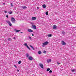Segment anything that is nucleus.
<instances>
[{
	"mask_svg": "<svg viewBox=\"0 0 76 76\" xmlns=\"http://www.w3.org/2000/svg\"><path fill=\"white\" fill-rule=\"evenodd\" d=\"M11 20L12 23H15V19L13 17L12 18Z\"/></svg>",
	"mask_w": 76,
	"mask_h": 76,
	"instance_id": "obj_1",
	"label": "nucleus"
},
{
	"mask_svg": "<svg viewBox=\"0 0 76 76\" xmlns=\"http://www.w3.org/2000/svg\"><path fill=\"white\" fill-rule=\"evenodd\" d=\"M24 45L25 46H26V47H27V48L28 49V50H31V49L29 47V46H28V45H27V43H25L24 44Z\"/></svg>",
	"mask_w": 76,
	"mask_h": 76,
	"instance_id": "obj_2",
	"label": "nucleus"
},
{
	"mask_svg": "<svg viewBox=\"0 0 76 76\" xmlns=\"http://www.w3.org/2000/svg\"><path fill=\"white\" fill-rule=\"evenodd\" d=\"M62 45H66V43L64 41H62Z\"/></svg>",
	"mask_w": 76,
	"mask_h": 76,
	"instance_id": "obj_3",
	"label": "nucleus"
},
{
	"mask_svg": "<svg viewBox=\"0 0 76 76\" xmlns=\"http://www.w3.org/2000/svg\"><path fill=\"white\" fill-rule=\"evenodd\" d=\"M20 7L22 8L23 9H27V7L26 6H21Z\"/></svg>",
	"mask_w": 76,
	"mask_h": 76,
	"instance_id": "obj_4",
	"label": "nucleus"
},
{
	"mask_svg": "<svg viewBox=\"0 0 76 76\" xmlns=\"http://www.w3.org/2000/svg\"><path fill=\"white\" fill-rule=\"evenodd\" d=\"M7 22L9 25L10 26H12V23H11L9 21H7Z\"/></svg>",
	"mask_w": 76,
	"mask_h": 76,
	"instance_id": "obj_5",
	"label": "nucleus"
},
{
	"mask_svg": "<svg viewBox=\"0 0 76 76\" xmlns=\"http://www.w3.org/2000/svg\"><path fill=\"white\" fill-rule=\"evenodd\" d=\"M39 66L41 67V68L42 69L44 68V66H43V64H39Z\"/></svg>",
	"mask_w": 76,
	"mask_h": 76,
	"instance_id": "obj_6",
	"label": "nucleus"
},
{
	"mask_svg": "<svg viewBox=\"0 0 76 76\" xmlns=\"http://www.w3.org/2000/svg\"><path fill=\"white\" fill-rule=\"evenodd\" d=\"M43 45H46L47 44H48V42H46L44 43H43Z\"/></svg>",
	"mask_w": 76,
	"mask_h": 76,
	"instance_id": "obj_7",
	"label": "nucleus"
},
{
	"mask_svg": "<svg viewBox=\"0 0 76 76\" xmlns=\"http://www.w3.org/2000/svg\"><path fill=\"white\" fill-rule=\"evenodd\" d=\"M28 60L30 61L32 60H33V58H32L31 56H30L28 58Z\"/></svg>",
	"mask_w": 76,
	"mask_h": 76,
	"instance_id": "obj_8",
	"label": "nucleus"
},
{
	"mask_svg": "<svg viewBox=\"0 0 76 76\" xmlns=\"http://www.w3.org/2000/svg\"><path fill=\"white\" fill-rule=\"evenodd\" d=\"M28 31L29 32H33V30L31 29H28Z\"/></svg>",
	"mask_w": 76,
	"mask_h": 76,
	"instance_id": "obj_9",
	"label": "nucleus"
},
{
	"mask_svg": "<svg viewBox=\"0 0 76 76\" xmlns=\"http://www.w3.org/2000/svg\"><path fill=\"white\" fill-rule=\"evenodd\" d=\"M32 26L33 27V29H37V27H36V26H35V25H32Z\"/></svg>",
	"mask_w": 76,
	"mask_h": 76,
	"instance_id": "obj_10",
	"label": "nucleus"
},
{
	"mask_svg": "<svg viewBox=\"0 0 76 76\" xmlns=\"http://www.w3.org/2000/svg\"><path fill=\"white\" fill-rule=\"evenodd\" d=\"M36 19H37V18L34 17H32L31 18V19L32 20H36Z\"/></svg>",
	"mask_w": 76,
	"mask_h": 76,
	"instance_id": "obj_11",
	"label": "nucleus"
},
{
	"mask_svg": "<svg viewBox=\"0 0 76 76\" xmlns=\"http://www.w3.org/2000/svg\"><path fill=\"white\" fill-rule=\"evenodd\" d=\"M47 63H49V62H51V59H48L47 60Z\"/></svg>",
	"mask_w": 76,
	"mask_h": 76,
	"instance_id": "obj_12",
	"label": "nucleus"
},
{
	"mask_svg": "<svg viewBox=\"0 0 76 76\" xmlns=\"http://www.w3.org/2000/svg\"><path fill=\"white\" fill-rule=\"evenodd\" d=\"M53 28V29H57V26L56 25H54Z\"/></svg>",
	"mask_w": 76,
	"mask_h": 76,
	"instance_id": "obj_13",
	"label": "nucleus"
},
{
	"mask_svg": "<svg viewBox=\"0 0 76 76\" xmlns=\"http://www.w3.org/2000/svg\"><path fill=\"white\" fill-rule=\"evenodd\" d=\"M30 46L31 48H32V50H35V48H34V47H33V46H32L31 45H30Z\"/></svg>",
	"mask_w": 76,
	"mask_h": 76,
	"instance_id": "obj_14",
	"label": "nucleus"
},
{
	"mask_svg": "<svg viewBox=\"0 0 76 76\" xmlns=\"http://www.w3.org/2000/svg\"><path fill=\"white\" fill-rule=\"evenodd\" d=\"M42 6L43 8H45L46 7V5L45 4H43Z\"/></svg>",
	"mask_w": 76,
	"mask_h": 76,
	"instance_id": "obj_15",
	"label": "nucleus"
},
{
	"mask_svg": "<svg viewBox=\"0 0 76 76\" xmlns=\"http://www.w3.org/2000/svg\"><path fill=\"white\" fill-rule=\"evenodd\" d=\"M15 31L16 32H19L20 31V30H15Z\"/></svg>",
	"mask_w": 76,
	"mask_h": 76,
	"instance_id": "obj_16",
	"label": "nucleus"
},
{
	"mask_svg": "<svg viewBox=\"0 0 76 76\" xmlns=\"http://www.w3.org/2000/svg\"><path fill=\"white\" fill-rule=\"evenodd\" d=\"M52 36V34H48V37H51Z\"/></svg>",
	"mask_w": 76,
	"mask_h": 76,
	"instance_id": "obj_17",
	"label": "nucleus"
},
{
	"mask_svg": "<svg viewBox=\"0 0 76 76\" xmlns=\"http://www.w3.org/2000/svg\"><path fill=\"white\" fill-rule=\"evenodd\" d=\"M38 54H41V51H39L38 52Z\"/></svg>",
	"mask_w": 76,
	"mask_h": 76,
	"instance_id": "obj_18",
	"label": "nucleus"
},
{
	"mask_svg": "<svg viewBox=\"0 0 76 76\" xmlns=\"http://www.w3.org/2000/svg\"><path fill=\"white\" fill-rule=\"evenodd\" d=\"M9 14H12V13H13V12H8Z\"/></svg>",
	"mask_w": 76,
	"mask_h": 76,
	"instance_id": "obj_19",
	"label": "nucleus"
},
{
	"mask_svg": "<svg viewBox=\"0 0 76 76\" xmlns=\"http://www.w3.org/2000/svg\"><path fill=\"white\" fill-rule=\"evenodd\" d=\"M45 14L46 15H48V12H46Z\"/></svg>",
	"mask_w": 76,
	"mask_h": 76,
	"instance_id": "obj_20",
	"label": "nucleus"
},
{
	"mask_svg": "<svg viewBox=\"0 0 76 76\" xmlns=\"http://www.w3.org/2000/svg\"><path fill=\"white\" fill-rule=\"evenodd\" d=\"M22 63V61H19L18 62V64H20V63Z\"/></svg>",
	"mask_w": 76,
	"mask_h": 76,
	"instance_id": "obj_21",
	"label": "nucleus"
},
{
	"mask_svg": "<svg viewBox=\"0 0 76 76\" xmlns=\"http://www.w3.org/2000/svg\"><path fill=\"white\" fill-rule=\"evenodd\" d=\"M7 39L9 41H11V40H12L11 39V38H8Z\"/></svg>",
	"mask_w": 76,
	"mask_h": 76,
	"instance_id": "obj_22",
	"label": "nucleus"
},
{
	"mask_svg": "<svg viewBox=\"0 0 76 76\" xmlns=\"http://www.w3.org/2000/svg\"><path fill=\"white\" fill-rule=\"evenodd\" d=\"M50 70V68H48L47 69V71H49V70Z\"/></svg>",
	"mask_w": 76,
	"mask_h": 76,
	"instance_id": "obj_23",
	"label": "nucleus"
},
{
	"mask_svg": "<svg viewBox=\"0 0 76 76\" xmlns=\"http://www.w3.org/2000/svg\"><path fill=\"white\" fill-rule=\"evenodd\" d=\"M29 54H27L26 55V57H29Z\"/></svg>",
	"mask_w": 76,
	"mask_h": 76,
	"instance_id": "obj_24",
	"label": "nucleus"
},
{
	"mask_svg": "<svg viewBox=\"0 0 76 76\" xmlns=\"http://www.w3.org/2000/svg\"><path fill=\"white\" fill-rule=\"evenodd\" d=\"M28 38H29V39L31 40V39H32V38L31 37L29 36Z\"/></svg>",
	"mask_w": 76,
	"mask_h": 76,
	"instance_id": "obj_25",
	"label": "nucleus"
},
{
	"mask_svg": "<svg viewBox=\"0 0 76 76\" xmlns=\"http://www.w3.org/2000/svg\"><path fill=\"white\" fill-rule=\"evenodd\" d=\"M62 34H65V32H64V31H62Z\"/></svg>",
	"mask_w": 76,
	"mask_h": 76,
	"instance_id": "obj_26",
	"label": "nucleus"
},
{
	"mask_svg": "<svg viewBox=\"0 0 76 76\" xmlns=\"http://www.w3.org/2000/svg\"><path fill=\"white\" fill-rule=\"evenodd\" d=\"M11 6L12 7L13 6V4H12V3H11L10 4Z\"/></svg>",
	"mask_w": 76,
	"mask_h": 76,
	"instance_id": "obj_27",
	"label": "nucleus"
},
{
	"mask_svg": "<svg viewBox=\"0 0 76 76\" xmlns=\"http://www.w3.org/2000/svg\"><path fill=\"white\" fill-rule=\"evenodd\" d=\"M43 53H45V54L46 53V51L45 50L43 52Z\"/></svg>",
	"mask_w": 76,
	"mask_h": 76,
	"instance_id": "obj_28",
	"label": "nucleus"
},
{
	"mask_svg": "<svg viewBox=\"0 0 76 76\" xmlns=\"http://www.w3.org/2000/svg\"><path fill=\"white\" fill-rule=\"evenodd\" d=\"M75 69H73V70H72V72H75Z\"/></svg>",
	"mask_w": 76,
	"mask_h": 76,
	"instance_id": "obj_29",
	"label": "nucleus"
},
{
	"mask_svg": "<svg viewBox=\"0 0 76 76\" xmlns=\"http://www.w3.org/2000/svg\"><path fill=\"white\" fill-rule=\"evenodd\" d=\"M49 73H52V71L51 70H50L49 72Z\"/></svg>",
	"mask_w": 76,
	"mask_h": 76,
	"instance_id": "obj_30",
	"label": "nucleus"
},
{
	"mask_svg": "<svg viewBox=\"0 0 76 76\" xmlns=\"http://www.w3.org/2000/svg\"><path fill=\"white\" fill-rule=\"evenodd\" d=\"M14 66L16 68H17V66H16V65H14Z\"/></svg>",
	"mask_w": 76,
	"mask_h": 76,
	"instance_id": "obj_31",
	"label": "nucleus"
},
{
	"mask_svg": "<svg viewBox=\"0 0 76 76\" xmlns=\"http://www.w3.org/2000/svg\"><path fill=\"white\" fill-rule=\"evenodd\" d=\"M6 17L7 18H9V16L8 15H6Z\"/></svg>",
	"mask_w": 76,
	"mask_h": 76,
	"instance_id": "obj_32",
	"label": "nucleus"
},
{
	"mask_svg": "<svg viewBox=\"0 0 76 76\" xmlns=\"http://www.w3.org/2000/svg\"><path fill=\"white\" fill-rule=\"evenodd\" d=\"M4 12H5V13H7V11H4Z\"/></svg>",
	"mask_w": 76,
	"mask_h": 76,
	"instance_id": "obj_33",
	"label": "nucleus"
},
{
	"mask_svg": "<svg viewBox=\"0 0 76 76\" xmlns=\"http://www.w3.org/2000/svg\"><path fill=\"white\" fill-rule=\"evenodd\" d=\"M57 64H58V65H59V64H60V63H57Z\"/></svg>",
	"mask_w": 76,
	"mask_h": 76,
	"instance_id": "obj_34",
	"label": "nucleus"
},
{
	"mask_svg": "<svg viewBox=\"0 0 76 76\" xmlns=\"http://www.w3.org/2000/svg\"><path fill=\"white\" fill-rule=\"evenodd\" d=\"M13 39H16V38H15V37L13 38Z\"/></svg>",
	"mask_w": 76,
	"mask_h": 76,
	"instance_id": "obj_35",
	"label": "nucleus"
},
{
	"mask_svg": "<svg viewBox=\"0 0 76 76\" xmlns=\"http://www.w3.org/2000/svg\"><path fill=\"white\" fill-rule=\"evenodd\" d=\"M17 71H18V72H19V70L18 69H17Z\"/></svg>",
	"mask_w": 76,
	"mask_h": 76,
	"instance_id": "obj_36",
	"label": "nucleus"
},
{
	"mask_svg": "<svg viewBox=\"0 0 76 76\" xmlns=\"http://www.w3.org/2000/svg\"><path fill=\"white\" fill-rule=\"evenodd\" d=\"M42 46L43 47H44V45H42Z\"/></svg>",
	"mask_w": 76,
	"mask_h": 76,
	"instance_id": "obj_37",
	"label": "nucleus"
},
{
	"mask_svg": "<svg viewBox=\"0 0 76 76\" xmlns=\"http://www.w3.org/2000/svg\"><path fill=\"white\" fill-rule=\"evenodd\" d=\"M3 4H4V5H5V3H4Z\"/></svg>",
	"mask_w": 76,
	"mask_h": 76,
	"instance_id": "obj_38",
	"label": "nucleus"
},
{
	"mask_svg": "<svg viewBox=\"0 0 76 76\" xmlns=\"http://www.w3.org/2000/svg\"><path fill=\"white\" fill-rule=\"evenodd\" d=\"M37 9H39V7H37Z\"/></svg>",
	"mask_w": 76,
	"mask_h": 76,
	"instance_id": "obj_39",
	"label": "nucleus"
},
{
	"mask_svg": "<svg viewBox=\"0 0 76 76\" xmlns=\"http://www.w3.org/2000/svg\"><path fill=\"white\" fill-rule=\"evenodd\" d=\"M32 36H34V34H32Z\"/></svg>",
	"mask_w": 76,
	"mask_h": 76,
	"instance_id": "obj_40",
	"label": "nucleus"
},
{
	"mask_svg": "<svg viewBox=\"0 0 76 76\" xmlns=\"http://www.w3.org/2000/svg\"><path fill=\"white\" fill-rule=\"evenodd\" d=\"M21 33H23V32H21Z\"/></svg>",
	"mask_w": 76,
	"mask_h": 76,
	"instance_id": "obj_41",
	"label": "nucleus"
},
{
	"mask_svg": "<svg viewBox=\"0 0 76 76\" xmlns=\"http://www.w3.org/2000/svg\"><path fill=\"white\" fill-rule=\"evenodd\" d=\"M53 76H56V75H53Z\"/></svg>",
	"mask_w": 76,
	"mask_h": 76,
	"instance_id": "obj_42",
	"label": "nucleus"
}]
</instances>
